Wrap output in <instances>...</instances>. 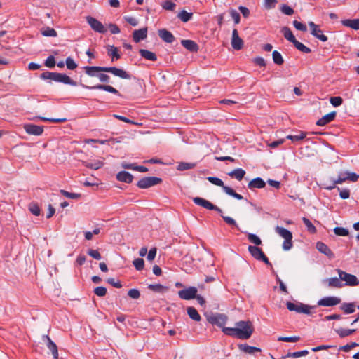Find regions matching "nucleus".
Wrapping results in <instances>:
<instances>
[{
  "label": "nucleus",
  "mask_w": 359,
  "mask_h": 359,
  "mask_svg": "<svg viewBox=\"0 0 359 359\" xmlns=\"http://www.w3.org/2000/svg\"><path fill=\"white\" fill-rule=\"evenodd\" d=\"M253 326L250 321L241 320L236 323L235 327H224L223 332L229 336L241 339H249L253 333Z\"/></svg>",
  "instance_id": "obj_2"
},
{
  "label": "nucleus",
  "mask_w": 359,
  "mask_h": 359,
  "mask_svg": "<svg viewBox=\"0 0 359 359\" xmlns=\"http://www.w3.org/2000/svg\"><path fill=\"white\" fill-rule=\"evenodd\" d=\"M208 321L211 324L216 325L223 329L224 327V325L227 321V316L224 314L217 313L208 317Z\"/></svg>",
  "instance_id": "obj_10"
},
{
  "label": "nucleus",
  "mask_w": 359,
  "mask_h": 359,
  "mask_svg": "<svg viewBox=\"0 0 359 359\" xmlns=\"http://www.w3.org/2000/svg\"><path fill=\"white\" fill-rule=\"evenodd\" d=\"M336 111H332L325 116H323L321 118L317 121L316 125L319 126H323L330 122L332 121L336 116Z\"/></svg>",
  "instance_id": "obj_20"
},
{
  "label": "nucleus",
  "mask_w": 359,
  "mask_h": 359,
  "mask_svg": "<svg viewBox=\"0 0 359 359\" xmlns=\"http://www.w3.org/2000/svg\"><path fill=\"white\" fill-rule=\"evenodd\" d=\"M309 26L311 29V34L320 40L321 41H327V37L323 34V31L320 29L313 22H309Z\"/></svg>",
  "instance_id": "obj_14"
},
{
  "label": "nucleus",
  "mask_w": 359,
  "mask_h": 359,
  "mask_svg": "<svg viewBox=\"0 0 359 359\" xmlns=\"http://www.w3.org/2000/svg\"><path fill=\"white\" fill-rule=\"evenodd\" d=\"M238 348L240 351L250 355H253L256 352H261V349L259 348L251 346L247 344H240Z\"/></svg>",
  "instance_id": "obj_26"
},
{
  "label": "nucleus",
  "mask_w": 359,
  "mask_h": 359,
  "mask_svg": "<svg viewBox=\"0 0 359 359\" xmlns=\"http://www.w3.org/2000/svg\"><path fill=\"white\" fill-rule=\"evenodd\" d=\"M341 24L347 27H350L355 30L359 29V19H346L341 20Z\"/></svg>",
  "instance_id": "obj_28"
},
{
  "label": "nucleus",
  "mask_w": 359,
  "mask_h": 359,
  "mask_svg": "<svg viewBox=\"0 0 359 359\" xmlns=\"http://www.w3.org/2000/svg\"><path fill=\"white\" fill-rule=\"evenodd\" d=\"M308 353H309L308 351L304 350V351H297V352L288 353L287 354L286 357H287V358L292 357V358H299V357H302V356H305Z\"/></svg>",
  "instance_id": "obj_55"
},
{
  "label": "nucleus",
  "mask_w": 359,
  "mask_h": 359,
  "mask_svg": "<svg viewBox=\"0 0 359 359\" xmlns=\"http://www.w3.org/2000/svg\"><path fill=\"white\" fill-rule=\"evenodd\" d=\"M248 238L252 243H254L256 245H259L262 244L261 239L255 234L248 233Z\"/></svg>",
  "instance_id": "obj_54"
},
{
  "label": "nucleus",
  "mask_w": 359,
  "mask_h": 359,
  "mask_svg": "<svg viewBox=\"0 0 359 359\" xmlns=\"http://www.w3.org/2000/svg\"><path fill=\"white\" fill-rule=\"evenodd\" d=\"M302 221L305 226H306L308 231H309L311 233H314L316 232V227L308 218L303 217Z\"/></svg>",
  "instance_id": "obj_46"
},
{
  "label": "nucleus",
  "mask_w": 359,
  "mask_h": 359,
  "mask_svg": "<svg viewBox=\"0 0 359 359\" xmlns=\"http://www.w3.org/2000/svg\"><path fill=\"white\" fill-rule=\"evenodd\" d=\"M265 185H266L265 182L261 177H256V178L252 180L248 183V187L250 189H253L255 188H257V189L264 188L265 187Z\"/></svg>",
  "instance_id": "obj_25"
},
{
  "label": "nucleus",
  "mask_w": 359,
  "mask_h": 359,
  "mask_svg": "<svg viewBox=\"0 0 359 359\" xmlns=\"http://www.w3.org/2000/svg\"><path fill=\"white\" fill-rule=\"evenodd\" d=\"M196 164L192 163H184L182 162L177 165L178 170H187L195 168Z\"/></svg>",
  "instance_id": "obj_48"
},
{
  "label": "nucleus",
  "mask_w": 359,
  "mask_h": 359,
  "mask_svg": "<svg viewBox=\"0 0 359 359\" xmlns=\"http://www.w3.org/2000/svg\"><path fill=\"white\" fill-rule=\"evenodd\" d=\"M128 295L132 299H137L140 297V292L137 289H130L128 292Z\"/></svg>",
  "instance_id": "obj_64"
},
{
  "label": "nucleus",
  "mask_w": 359,
  "mask_h": 359,
  "mask_svg": "<svg viewBox=\"0 0 359 359\" xmlns=\"http://www.w3.org/2000/svg\"><path fill=\"white\" fill-rule=\"evenodd\" d=\"M25 132L29 135H41L43 132V126L34 125L32 123H26L23 126Z\"/></svg>",
  "instance_id": "obj_13"
},
{
  "label": "nucleus",
  "mask_w": 359,
  "mask_h": 359,
  "mask_svg": "<svg viewBox=\"0 0 359 359\" xmlns=\"http://www.w3.org/2000/svg\"><path fill=\"white\" fill-rule=\"evenodd\" d=\"M116 179L120 182L130 184L133 182V176L126 171H121L116 175Z\"/></svg>",
  "instance_id": "obj_24"
},
{
  "label": "nucleus",
  "mask_w": 359,
  "mask_h": 359,
  "mask_svg": "<svg viewBox=\"0 0 359 359\" xmlns=\"http://www.w3.org/2000/svg\"><path fill=\"white\" fill-rule=\"evenodd\" d=\"M356 331L355 329H344V328H338L335 330V332L338 334V335L341 338L346 337L353 334Z\"/></svg>",
  "instance_id": "obj_37"
},
{
  "label": "nucleus",
  "mask_w": 359,
  "mask_h": 359,
  "mask_svg": "<svg viewBox=\"0 0 359 359\" xmlns=\"http://www.w3.org/2000/svg\"><path fill=\"white\" fill-rule=\"evenodd\" d=\"M340 302V298L336 297H327L320 299L318 302V305L322 306H333L339 304Z\"/></svg>",
  "instance_id": "obj_15"
},
{
  "label": "nucleus",
  "mask_w": 359,
  "mask_h": 359,
  "mask_svg": "<svg viewBox=\"0 0 359 359\" xmlns=\"http://www.w3.org/2000/svg\"><path fill=\"white\" fill-rule=\"evenodd\" d=\"M293 45L297 49L304 53H310L311 52V50L309 47L306 46L297 40L293 43Z\"/></svg>",
  "instance_id": "obj_42"
},
{
  "label": "nucleus",
  "mask_w": 359,
  "mask_h": 359,
  "mask_svg": "<svg viewBox=\"0 0 359 359\" xmlns=\"http://www.w3.org/2000/svg\"><path fill=\"white\" fill-rule=\"evenodd\" d=\"M306 136V133L303 131H299L297 135H288L286 136V139L290 140L292 142H297L304 140Z\"/></svg>",
  "instance_id": "obj_39"
},
{
  "label": "nucleus",
  "mask_w": 359,
  "mask_h": 359,
  "mask_svg": "<svg viewBox=\"0 0 359 359\" xmlns=\"http://www.w3.org/2000/svg\"><path fill=\"white\" fill-rule=\"evenodd\" d=\"M55 81L62 83L64 84L70 85L72 86H76V82L72 80L69 76L58 72H56L55 74Z\"/></svg>",
  "instance_id": "obj_17"
},
{
  "label": "nucleus",
  "mask_w": 359,
  "mask_h": 359,
  "mask_svg": "<svg viewBox=\"0 0 359 359\" xmlns=\"http://www.w3.org/2000/svg\"><path fill=\"white\" fill-rule=\"evenodd\" d=\"M316 248H317V250L320 252L325 255L329 258H333L334 257L333 252L328 248V246L326 244H325L324 243H323V242H317V243H316Z\"/></svg>",
  "instance_id": "obj_22"
},
{
  "label": "nucleus",
  "mask_w": 359,
  "mask_h": 359,
  "mask_svg": "<svg viewBox=\"0 0 359 359\" xmlns=\"http://www.w3.org/2000/svg\"><path fill=\"white\" fill-rule=\"evenodd\" d=\"M272 57H273V60L274 63L278 65H281L284 62V60H283L281 54L277 50L273 51Z\"/></svg>",
  "instance_id": "obj_41"
},
{
  "label": "nucleus",
  "mask_w": 359,
  "mask_h": 359,
  "mask_svg": "<svg viewBox=\"0 0 359 359\" xmlns=\"http://www.w3.org/2000/svg\"><path fill=\"white\" fill-rule=\"evenodd\" d=\"M281 32H283L285 38L290 42L294 43L297 41V39H295L294 36L293 35L292 31L289 27H283L282 28Z\"/></svg>",
  "instance_id": "obj_36"
},
{
  "label": "nucleus",
  "mask_w": 359,
  "mask_h": 359,
  "mask_svg": "<svg viewBox=\"0 0 359 359\" xmlns=\"http://www.w3.org/2000/svg\"><path fill=\"white\" fill-rule=\"evenodd\" d=\"M147 36V27H144L140 29H136L133 33V41L135 43H138L142 40H144Z\"/></svg>",
  "instance_id": "obj_19"
},
{
  "label": "nucleus",
  "mask_w": 359,
  "mask_h": 359,
  "mask_svg": "<svg viewBox=\"0 0 359 359\" xmlns=\"http://www.w3.org/2000/svg\"><path fill=\"white\" fill-rule=\"evenodd\" d=\"M47 339V347L50 351L53 358L58 359V351L56 344L50 339L48 336H46Z\"/></svg>",
  "instance_id": "obj_27"
},
{
  "label": "nucleus",
  "mask_w": 359,
  "mask_h": 359,
  "mask_svg": "<svg viewBox=\"0 0 359 359\" xmlns=\"http://www.w3.org/2000/svg\"><path fill=\"white\" fill-rule=\"evenodd\" d=\"M139 53L142 57H144L146 60L150 61H156L157 60L156 55L154 53L149 51L148 50L140 49L139 50Z\"/></svg>",
  "instance_id": "obj_29"
},
{
  "label": "nucleus",
  "mask_w": 359,
  "mask_h": 359,
  "mask_svg": "<svg viewBox=\"0 0 359 359\" xmlns=\"http://www.w3.org/2000/svg\"><path fill=\"white\" fill-rule=\"evenodd\" d=\"M334 232L336 235L340 236H346L349 234L348 230L344 227H335L334 229Z\"/></svg>",
  "instance_id": "obj_51"
},
{
  "label": "nucleus",
  "mask_w": 359,
  "mask_h": 359,
  "mask_svg": "<svg viewBox=\"0 0 359 359\" xmlns=\"http://www.w3.org/2000/svg\"><path fill=\"white\" fill-rule=\"evenodd\" d=\"M83 164L90 168V169H93V170H98L100 168H101L103 165H104V163L101 161H99V160H95L93 162H83Z\"/></svg>",
  "instance_id": "obj_35"
},
{
  "label": "nucleus",
  "mask_w": 359,
  "mask_h": 359,
  "mask_svg": "<svg viewBox=\"0 0 359 359\" xmlns=\"http://www.w3.org/2000/svg\"><path fill=\"white\" fill-rule=\"evenodd\" d=\"M330 102L331 103V104L332 106L337 107L340 106L342 104L343 100L339 96L332 97L330 99Z\"/></svg>",
  "instance_id": "obj_56"
},
{
  "label": "nucleus",
  "mask_w": 359,
  "mask_h": 359,
  "mask_svg": "<svg viewBox=\"0 0 359 359\" xmlns=\"http://www.w3.org/2000/svg\"><path fill=\"white\" fill-rule=\"evenodd\" d=\"M193 201L196 205L201 206L207 210L217 211L220 214L221 217L223 218V219L226 224L238 227L236 221L232 217L223 215L222 210L219 207L215 205L208 200H205L200 197H195L193 198Z\"/></svg>",
  "instance_id": "obj_3"
},
{
  "label": "nucleus",
  "mask_w": 359,
  "mask_h": 359,
  "mask_svg": "<svg viewBox=\"0 0 359 359\" xmlns=\"http://www.w3.org/2000/svg\"><path fill=\"white\" fill-rule=\"evenodd\" d=\"M65 63L68 69L74 70L77 67V64L70 57L66 59Z\"/></svg>",
  "instance_id": "obj_59"
},
{
  "label": "nucleus",
  "mask_w": 359,
  "mask_h": 359,
  "mask_svg": "<svg viewBox=\"0 0 359 359\" xmlns=\"http://www.w3.org/2000/svg\"><path fill=\"white\" fill-rule=\"evenodd\" d=\"M224 192L226 194L233 196V198L238 200H242L243 198V197L241 194H237L232 188L229 187H224Z\"/></svg>",
  "instance_id": "obj_43"
},
{
  "label": "nucleus",
  "mask_w": 359,
  "mask_h": 359,
  "mask_svg": "<svg viewBox=\"0 0 359 359\" xmlns=\"http://www.w3.org/2000/svg\"><path fill=\"white\" fill-rule=\"evenodd\" d=\"M276 232L280 235L283 238H284V241H283V248L284 250H289L292 248V233L283 228V227H281V226H276Z\"/></svg>",
  "instance_id": "obj_4"
},
{
  "label": "nucleus",
  "mask_w": 359,
  "mask_h": 359,
  "mask_svg": "<svg viewBox=\"0 0 359 359\" xmlns=\"http://www.w3.org/2000/svg\"><path fill=\"white\" fill-rule=\"evenodd\" d=\"M181 43L183 47L191 52L196 53L199 49L198 45L192 40L184 39L182 40Z\"/></svg>",
  "instance_id": "obj_21"
},
{
  "label": "nucleus",
  "mask_w": 359,
  "mask_h": 359,
  "mask_svg": "<svg viewBox=\"0 0 359 359\" xmlns=\"http://www.w3.org/2000/svg\"><path fill=\"white\" fill-rule=\"evenodd\" d=\"M248 251L250 255L257 260L262 261L266 264L271 266V262H269L267 257L265 255L262 250L257 246L249 245Z\"/></svg>",
  "instance_id": "obj_6"
},
{
  "label": "nucleus",
  "mask_w": 359,
  "mask_h": 359,
  "mask_svg": "<svg viewBox=\"0 0 359 359\" xmlns=\"http://www.w3.org/2000/svg\"><path fill=\"white\" fill-rule=\"evenodd\" d=\"M81 86L83 88L90 89V90H104L117 95H120L119 92L114 87L109 85H104V84H97L93 86H88L85 84H81Z\"/></svg>",
  "instance_id": "obj_12"
},
{
  "label": "nucleus",
  "mask_w": 359,
  "mask_h": 359,
  "mask_svg": "<svg viewBox=\"0 0 359 359\" xmlns=\"http://www.w3.org/2000/svg\"><path fill=\"white\" fill-rule=\"evenodd\" d=\"M94 293L98 297H104L107 294V289L104 287H97L94 290Z\"/></svg>",
  "instance_id": "obj_62"
},
{
  "label": "nucleus",
  "mask_w": 359,
  "mask_h": 359,
  "mask_svg": "<svg viewBox=\"0 0 359 359\" xmlns=\"http://www.w3.org/2000/svg\"><path fill=\"white\" fill-rule=\"evenodd\" d=\"M340 309L346 314H351L355 312V308L354 303H344Z\"/></svg>",
  "instance_id": "obj_38"
},
{
  "label": "nucleus",
  "mask_w": 359,
  "mask_h": 359,
  "mask_svg": "<svg viewBox=\"0 0 359 359\" xmlns=\"http://www.w3.org/2000/svg\"><path fill=\"white\" fill-rule=\"evenodd\" d=\"M86 21L88 23V25L90 26V27L95 31L98 33L104 34L107 32V29L104 27V26L95 19V18H93L91 16H88L86 18Z\"/></svg>",
  "instance_id": "obj_9"
},
{
  "label": "nucleus",
  "mask_w": 359,
  "mask_h": 359,
  "mask_svg": "<svg viewBox=\"0 0 359 359\" xmlns=\"http://www.w3.org/2000/svg\"><path fill=\"white\" fill-rule=\"evenodd\" d=\"M29 211L34 215L39 216L41 213V209L36 203H31L29 205Z\"/></svg>",
  "instance_id": "obj_53"
},
{
  "label": "nucleus",
  "mask_w": 359,
  "mask_h": 359,
  "mask_svg": "<svg viewBox=\"0 0 359 359\" xmlns=\"http://www.w3.org/2000/svg\"><path fill=\"white\" fill-rule=\"evenodd\" d=\"M161 6L163 9L168 11H174L176 7V4L169 0L165 1L163 4H161Z\"/></svg>",
  "instance_id": "obj_58"
},
{
  "label": "nucleus",
  "mask_w": 359,
  "mask_h": 359,
  "mask_svg": "<svg viewBox=\"0 0 359 359\" xmlns=\"http://www.w3.org/2000/svg\"><path fill=\"white\" fill-rule=\"evenodd\" d=\"M193 14L191 13H188L187 11L183 10L180 12L177 15V17L183 22H187L189 21L192 18Z\"/></svg>",
  "instance_id": "obj_40"
},
{
  "label": "nucleus",
  "mask_w": 359,
  "mask_h": 359,
  "mask_svg": "<svg viewBox=\"0 0 359 359\" xmlns=\"http://www.w3.org/2000/svg\"><path fill=\"white\" fill-rule=\"evenodd\" d=\"M88 255L97 260H100L102 258L101 255L97 250L89 249L88 250Z\"/></svg>",
  "instance_id": "obj_61"
},
{
  "label": "nucleus",
  "mask_w": 359,
  "mask_h": 359,
  "mask_svg": "<svg viewBox=\"0 0 359 359\" xmlns=\"http://www.w3.org/2000/svg\"><path fill=\"white\" fill-rule=\"evenodd\" d=\"M46 67L48 68H53L55 66V57L53 55L48 56L45 61Z\"/></svg>",
  "instance_id": "obj_63"
},
{
  "label": "nucleus",
  "mask_w": 359,
  "mask_h": 359,
  "mask_svg": "<svg viewBox=\"0 0 359 359\" xmlns=\"http://www.w3.org/2000/svg\"><path fill=\"white\" fill-rule=\"evenodd\" d=\"M325 281L327 282L328 287H330L340 288L343 285L339 277V278H337V277L330 278L325 280Z\"/></svg>",
  "instance_id": "obj_34"
},
{
  "label": "nucleus",
  "mask_w": 359,
  "mask_h": 359,
  "mask_svg": "<svg viewBox=\"0 0 359 359\" xmlns=\"http://www.w3.org/2000/svg\"><path fill=\"white\" fill-rule=\"evenodd\" d=\"M60 192L64 196L69 198H72V199H78V198H81V194L71 193V192H69V191L63 190V189H61L60 191Z\"/></svg>",
  "instance_id": "obj_47"
},
{
  "label": "nucleus",
  "mask_w": 359,
  "mask_h": 359,
  "mask_svg": "<svg viewBox=\"0 0 359 359\" xmlns=\"http://www.w3.org/2000/svg\"><path fill=\"white\" fill-rule=\"evenodd\" d=\"M41 34L44 36L55 37L57 36V32L53 28H50L48 27L42 29Z\"/></svg>",
  "instance_id": "obj_45"
},
{
  "label": "nucleus",
  "mask_w": 359,
  "mask_h": 359,
  "mask_svg": "<svg viewBox=\"0 0 359 359\" xmlns=\"http://www.w3.org/2000/svg\"><path fill=\"white\" fill-rule=\"evenodd\" d=\"M85 73L90 76H96L102 83H109L110 77L109 75L99 72H108L112 74L114 76L119 77L122 79H130L131 76L129 73L123 69L117 68L116 67H99V66H86L83 67Z\"/></svg>",
  "instance_id": "obj_1"
},
{
  "label": "nucleus",
  "mask_w": 359,
  "mask_h": 359,
  "mask_svg": "<svg viewBox=\"0 0 359 359\" xmlns=\"http://www.w3.org/2000/svg\"><path fill=\"white\" fill-rule=\"evenodd\" d=\"M280 11L287 15H291L294 13V10L287 4H283L280 7Z\"/></svg>",
  "instance_id": "obj_60"
},
{
  "label": "nucleus",
  "mask_w": 359,
  "mask_h": 359,
  "mask_svg": "<svg viewBox=\"0 0 359 359\" xmlns=\"http://www.w3.org/2000/svg\"><path fill=\"white\" fill-rule=\"evenodd\" d=\"M207 180L212 184L216 185V186H219V187H222V189L224 191V187H226V186H225L224 184V182L222 180H220L219 178L218 177H208L207 178Z\"/></svg>",
  "instance_id": "obj_44"
},
{
  "label": "nucleus",
  "mask_w": 359,
  "mask_h": 359,
  "mask_svg": "<svg viewBox=\"0 0 359 359\" xmlns=\"http://www.w3.org/2000/svg\"><path fill=\"white\" fill-rule=\"evenodd\" d=\"M133 264L137 271H141L144 269V262L142 258H137L133 260Z\"/></svg>",
  "instance_id": "obj_50"
},
{
  "label": "nucleus",
  "mask_w": 359,
  "mask_h": 359,
  "mask_svg": "<svg viewBox=\"0 0 359 359\" xmlns=\"http://www.w3.org/2000/svg\"><path fill=\"white\" fill-rule=\"evenodd\" d=\"M339 277L341 280L345 281V285L356 286L359 285V280L355 275L348 273L341 269H337Z\"/></svg>",
  "instance_id": "obj_7"
},
{
  "label": "nucleus",
  "mask_w": 359,
  "mask_h": 359,
  "mask_svg": "<svg viewBox=\"0 0 359 359\" xmlns=\"http://www.w3.org/2000/svg\"><path fill=\"white\" fill-rule=\"evenodd\" d=\"M159 37L165 42L171 43L175 41V36L168 30L161 29L158 31Z\"/></svg>",
  "instance_id": "obj_18"
},
{
  "label": "nucleus",
  "mask_w": 359,
  "mask_h": 359,
  "mask_svg": "<svg viewBox=\"0 0 359 359\" xmlns=\"http://www.w3.org/2000/svg\"><path fill=\"white\" fill-rule=\"evenodd\" d=\"M55 74L56 72H45L41 74L40 77L44 80L50 79L55 81Z\"/></svg>",
  "instance_id": "obj_57"
},
{
  "label": "nucleus",
  "mask_w": 359,
  "mask_h": 359,
  "mask_svg": "<svg viewBox=\"0 0 359 359\" xmlns=\"http://www.w3.org/2000/svg\"><path fill=\"white\" fill-rule=\"evenodd\" d=\"M231 46L236 50H239L243 47V41L240 38L236 29H234L232 32Z\"/></svg>",
  "instance_id": "obj_16"
},
{
  "label": "nucleus",
  "mask_w": 359,
  "mask_h": 359,
  "mask_svg": "<svg viewBox=\"0 0 359 359\" xmlns=\"http://www.w3.org/2000/svg\"><path fill=\"white\" fill-rule=\"evenodd\" d=\"M300 339V337L298 336L294 337H279L278 338V341H285V342H297Z\"/></svg>",
  "instance_id": "obj_52"
},
{
  "label": "nucleus",
  "mask_w": 359,
  "mask_h": 359,
  "mask_svg": "<svg viewBox=\"0 0 359 359\" xmlns=\"http://www.w3.org/2000/svg\"><path fill=\"white\" fill-rule=\"evenodd\" d=\"M198 290L195 287H189L184 290H180L178 292V296L182 299L184 300H190L193 299L196 297V294L197 293Z\"/></svg>",
  "instance_id": "obj_11"
},
{
  "label": "nucleus",
  "mask_w": 359,
  "mask_h": 359,
  "mask_svg": "<svg viewBox=\"0 0 359 359\" xmlns=\"http://www.w3.org/2000/svg\"><path fill=\"white\" fill-rule=\"evenodd\" d=\"M245 171L242 168H237L233 170L232 171L228 173V175L236 179L238 181H241L245 176Z\"/></svg>",
  "instance_id": "obj_30"
},
{
  "label": "nucleus",
  "mask_w": 359,
  "mask_h": 359,
  "mask_svg": "<svg viewBox=\"0 0 359 359\" xmlns=\"http://www.w3.org/2000/svg\"><path fill=\"white\" fill-rule=\"evenodd\" d=\"M162 182V179L157 177H145L140 180L137 186L140 189H148Z\"/></svg>",
  "instance_id": "obj_5"
},
{
  "label": "nucleus",
  "mask_w": 359,
  "mask_h": 359,
  "mask_svg": "<svg viewBox=\"0 0 359 359\" xmlns=\"http://www.w3.org/2000/svg\"><path fill=\"white\" fill-rule=\"evenodd\" d=\"M148 288L155 292L164 293L168 290V287L161 284H149Z\"/></svg>",
  "instance_id": "obj_32"
},
{
  "label": "nucleus",
  "mask_w": 359,
  "mask_h": 359,
  "mask_svg": "<svg viewBox=\"0 0 359 359\" xmlns=\"http://www.w3.org/2000/svg\"><path fill=\"white\" fill-rule=\"evenodd\" d=\"M346 180H348L347 172H341V173H339L337 179L332 180V184L330 186L325 187V189H326L327 190H332L335 188L336 184H342Z\"/></svg>",
  "instance_id": "obj_23"
},
{
  "label": "nucleus",
  "mask_w": 359,
  "mask_h": 359,
  "mask_svg": "<svg viewBox=\"0 0 359 359\" xmlns=\"http://www.w3.org/2000/svg\"><path fill=\"white\" fill-rule=\"evenodd\" d=\"M36 118L43 121H47V122H50V123H64L67 121L66 118H46V117H43V116H38Z\"/></svg>",
  "instance_id": "obj_49"
},
{
  "label": "nucleus",
  "mask_w": 359,
  "mask_h": 359,
  "mask_svg": "<svg viewBox=\"0 0 359 359\" xmlns=\"http://www.w3.org/2000/svg\"><path fill=\"white\" fill-rule=\"evenodd\" d=\"M287 308L290 311H295L299 313L310 314L311 307L302 303L294 304L291 302L286 303Z\"/></svg>",
  "instance_id": "obj_8"
},
{
  "label": "nucleus",
  "mask_w": 359,
  "mask_h": 359,
  "mask_svg": "<svg viewBox=\"0 0 359 359\" xmlns=\"http://www.w3.org/2000/svg\"><path fill=\"white\" fill-rule=\"evenodd\" d=\"M108 55L111 57V60H117L121 57V55L118 53V48L114 46H109L107 48Z\"/></svg>",
  "instance_id": "obj_33"
},
{
  "label": "nucleus",
  "mask_w": 359,
  "mask_h": 359,
  "mask_svg": "<svg viewBox=\"0 0 359 359\" xmlns=\"http://www.w3.org/2000/svg\"><path fill=\"white\" fill-rule=\"evenodd\" d=\"M187 314L189 318L195 321H200L201 318L197 310L192 306H189L187 309Z\"/></svg>",
  "instance_id": "obj_31"
}]
</instances>
